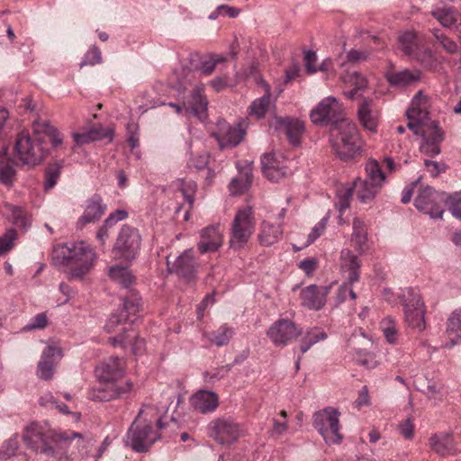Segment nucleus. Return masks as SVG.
<instances>
[{"label": "nucleus", "mask_w": 461, "mask_h": 461, "mask_svg": "<svg viewBox=\"0 0 461 461\" xmlns=\"http://www.w3.org/2000/svg\"><path fill=\"white\" fill-rule=\"evenodd\" d=\"M310 118L314 124H330L331 128L347 121L342 104L333 96L323 98L311 111Z\"/></svg>", "instance_id": "obj_11"}, {"label": "nucleus", "mask_w": 461, "mask_h": 461, "mask_svg": "<svg viewBox=\"0 0 461 461\" xmlns=\"http://www.w3.org/2000/svg\"><path fill=\"white\" fill-rule=\"evenodd\" d=\"M276 129L284 133L293 146H299L304 124L297 119L276 118Z\"/></svg>", "instance_id": "obj_26"}, {"label": "nucleus", "mask_w": 461, "mask_h": 461, "mask_svg": "<svg viewBox=\"0 0 461 461\" xmlns=\"http://www.w3.org/2000/svg\"><path fill=\"white\" fill-rule=\"evenodd\" d=\"M327 339L326 332L318 327L309 329L301 341V351L303 354L306 353L313 345L321 340Z\"/></svg>", "instance_id": "obj_47"}, {"label": "nucleus", "mask_w": 461, "mask_h": 461, "mask_svg": "<svg viewBox=\"0 0 461 461\" xmlns=\"http://www.w3.org/2000/svg\"><path fill=\"white\" fill-rule=\"evenodd\" d=\"M33 134L39 137H48L53 148L59 147L63 142L60 132L49 121L38 119L32 123Z\"/></svg>", "instance_id": "obj_31"}, {"label": "nucleus", "mask_w": 461, "mask_h": 461, "mask_svg": "<svg viewBox=\"0 0 461 461\" xmlns=\"http://www.w3.org/2000/svg\"><path fill=\"white\" fill-rule=\"evenodd\" d=\"M352 241L355 243L356 249L360 253L366 250L367 241V230L365 222L359 218H355L353 220Z\"/></svg>", "instance_id": "obj_45"}, {"label": "nucleus", "mask_w": 461, "mask_h": 461, "mask_svg": "<svg viewBox=\"0 0 461 461\" xmlns=\"http://www.w3.org/2000/svg\"><path fill=\"white\" fill-rule=\"evenodd\" d=\"M208 436L220 445H232L245 436L242 426L231 417H218L207 426Z\"/></svg>", "instance_id": "obj_9"}, {"label": "nucleus", "mask_w": 461, "mask_h": 461, "mask_svg": "<svg viewBox=\"0 0 461 461\" xmlns=\"http://www.w3.org/2000/svg\"><path fill=\"white\" fill-rule=\"evenodd\" d=\"M44 139L33 134L31 136L27 132L18 134L14 143V161L16 164L33 167L43 162L48 156L49 150L43 145Z\"/></svg>", "instance_id": "obj_5"}, {"label": "nucleus", "mask_w": 461, "mask_h": 461, "mask_svg": "<svg viewBox=\"0 0 461 461\" xmlns=\"http://www.w3.org/2000/svg\"><path fill=\"white\" fill-rule=\"evenodd\" d=\"M233 334V328L228 326L227 324H223L218 330L209 333L207 337L212 344L216 345L217 347H222L229 344Z\"/></svg>", "instance_id": "obj_49"}, {"label": "nucleus", "mask_w": 461, "mask_h": 461, "mask_svg": "<svg viewBox=\"0 0 461 461\" xmlns=\"http://www.w3.org/2000/svg\"><path fill=\"white\" fill-rule=\"evenodd\" d=\"M431 15L445 28H451L459 19V13L454 7L434 9Z\"/></svg>", "instance_id": "obj_43"}, {"label": "nucleus", "mask_w": 461, "mask_h": 461, "mask_svg": "<svg viewBox=\"0 0 461 461\" xmlns=\"http://www.w3.org/2000/svg\"><path fill=\"white\" fill-rule=\"evenodd\" d=\"M351 285L352 284H349L347 281L346 283L339 286L336 296V305H339L341 303L345 302L348 296H349L351 300H355L357 298V294L353 291Z\"/></svg>", "instance_id": "obj_60"}, {"label": "nucleus", "mask_w": 461, "mask_h": 461, "mask_svg": "<svg viewBox=\"0 0 461 461\" xmlns=\"http://www.w3.org/2000/svg\"><path fill=\"white\" fill-rule=\"evenodd\" d=\"M302 334V330L288 319L276 321L267 331V337L276 347H285Z\"/></svg>", "instance_id": "obj_16"}, {"label": "nucleus", "mask_w": 461, "mask_h": 461, "mask_svg": "<svg viewBox=\"0 0 461 461\" xmlns=\"http://www.w3.org/2000/svg\"><path fill=\"white\" fill-rule=\"evenodd\" d=\"M288 162L289 160L281 153H266L261 157L263 174L270 181L277 182L291 174Z\"/></svg>", "instance_id": "obj_19"}, {"label": "nucleus", "mask_w": 461, "mask_h": 461, "mask_svg": "<svg viewBox=\"0 0 461 461\" xmlns=\"http://www.w3.org/2000/svg\"><path fill=\"white\" fill-rule=\"evenodd\" d=\"M429 446L433 451L442 457L456 455L457 450L451 434H434L429 438Z\"/></svg>", "instance_id": "obj_29"}, {"label": "nucleus", "mask_w": 461, "mask_h": 461, "mask_svg": "<svg viewBox=\"0 0 461 461\" xmlns=\"http://www.w3.org/2000/svg\"><path fill=\"white\" fill-rule=\"evenodd\" d=\"M102 62V53L99 48L93 46L86 53L83 60L80 62V67L95 66Z\"/></svg>", "instance_id": "obj_57"}, {"label": "nucleus", "mask_w": 461, "mask_h": 461, "mask_svg": "<svg viewBox=\"0 0 461 461\" xmlns=\"http://www.w3.org/2000/svg\"><path fill=\"white\" fill-rule=\"evenodd\" d=\"M110 344L113 347L127 348L131 347L133 355H140L145 350V341L139 338L136 331L131 328H122V333L108 339Z\"/></svg>", "instance_id": "obj_20"}, {"label": "nucleus", "mask_w": 461, "mask_h": 461, "mask_svg": "<svg viewBox=\"0 0 461 461\" xmlns=\"http://www.w3.org/2000/svg\"><path fill=\"white\" fill-rule=\"evenodd\" d=\"M127 320V316L123 315L122 312L120 314L113 313L109 317L104 326V330L108 333L116 332L117 330H121L122 332V328L124 327Z\"/></svg>", "instance_id": "obj_55"}, {"label": "nucleus", "mask_w": 461, "mask_h": 461, "mask_svg": "<svg viewBox=\"0 0 461 461\" xmlns=\"http://www.w3.org/2000/svg\"><path fill=\"white\" fill-rule=\"evenodd\" d=\"M387 79L392 86L403 87L420 81V72L418 70L411 71L409 69H403L389 74Z\"/></svg>", "instance_id": "obj_36"}, {"label": "nucleus", "mask_w": 461, "mask_h": 461, "mask_svg": "<svg viewBox=\"0 0 461 461\" xmlns=\"http://www.w3.org/2000/svg\"><path fill=\"white\" fill-rule=\"evenodd\" d=\"M190 403L200 413H211L219 406V396L210 390H199L191 396Z\"/></svg>", "instance_id": "obj_24"}, {"label": "nucleus", "mask_w": 461, "mask_h": 461, "mask_svg": "<svg viewBox=\"0 0 461 461\" xmlns=\"http://www.w3.org/2000/svg\"><path fill=\"white\" fill-rule=\"evenodd\" d=\"M370 341L365 337H352L348 342V353L352 356V359L359 366L367 369L375 368L379 362L376 356L367 349Z\"/></svg>", "instance_id": "obj_18"}, {"label": "nucleus", "mask_w": 461, "mask_h": 461, "mask_svg": "<svg viewBox=\"0 0 461 461\" xmlns=\"http://www.w3.org/2000/svg\"><path fill=\"white\" fill-rule=\"evenodd\" d=\"M177 187L184 196L185 201L188 203V208L185 212L183 220L187 221L190 218V211L194 206V194L196 192V184L193 180L178 179Z\"/></svg>", "instance_id": "obj_39"}, {"label": "nucleus", "mask_w": 461, "mask_h": 461, "mask_svg": "<svg viewBox=\"0 0 461 461\" xmlns=\"http://www.w3.org/2000/svg\"><path fill=\"white\" fill-rule=\"evenodd\" d=\"M252 182V168L250 165H247L237 177L233 178L229 185L230 192L232 195H239L247 191Z\"/></svg>", "instance_id": "obj_35"}, {"label": "nucleus", "mask_w": 461, "mask_h": 461, "mask_svg": "<svg viewBox=\"0 0 461 461\" xmlns=\"http://www.w3.org/2000/svg\"><path fill=\"white\" fill-rule=\"evenodd\" d=\"M54 253L56 258H61V263L68 267L67 277L69 280L83 279L96 260L94 248L83 240L64 244Z\"/></svg>", "instance_id": "obj_3"}, {"label": "nucleus", "mask_w": 461, "mask_h": 461, "mask_svg": "<svg viewBox=\"0 0 461 461\" xmlns=\"http://www.w3.org/2000/svg\"><path fill=\"white\" fill-rule=\"evenodd\" d=\"M330 143L341 160L351 159L361 150L357 128L349 121L341 122L330 129Z\"/></svg>", "instance_id": "obj_4"}, {"label": "nucleus", "mask_w": 461, "mask_h": 461, "mask_svg": "<svg viewBox=\"0 0 461 461\" xmlns=\"http://www.w3.org/2000/svg\"><path fill=\"white\" fill-rule=\"evenodd\" d=\"M366 180L372 182L374 184H377L380 186H383L386 181V175L382 170L381 166L378 161L375 159H369L366 163Z\"/></svg>", "instance_id": "obj_48"}, {"label": "nucleus", "mask_w": 461, "mask_h": 461, "mask_svg": "<svg viewBox=\"0 0 461 461\" xmlns=\"http://www.w3.org/2000/svg\"><path fill=\"white\" fill-rule=\"evenodd\" d=\"M167 271L170 274H176L185 282H194L197 278L200 264L194 257L192 249H185L173 261L169 257L167 258Z\"/></svg>", "instance_id": "obj_12"}, {"label": "nucleus", "mask_w": 461, "mask_h": 461, "mask_svg": "<svg viewBox=\"0 0 461 461\" xmlns=\"http://www.w3.org/2000/svg\"><path fill=\"white\" fill-rule=\"evenodd\" d=\"M447 204L448 210L457 219H461V192L455 193L451 195H447L446 194V202L444 205Z\"/></svg>", "instance_id": "obj_56"}, {"label": "nucleus", "mask_w": 461, "mask_h": 461, "mask_svg": "<svg viewBox=\"0 0 461 461\" xmlns=\"http://www.w3.org/2000/svg\"><path fill=\"white\" fill-rule=\"evenodd\" d=\"M141 244V238L137 229L123 225L121 229L113 251L122 258L131 261L136 258Z\"/></svg>", "instance_id": "obj_13"}, {"label": "nucleus", "mask_w": 461, "mask_h": 461, "mask_svg": "<svg viewBox=\"0 0 461 461\" xmlns=\"http://www.w3.org/2000/svg\"><path fill=\"white\" fill-rule=\"evenodd\" d=\"M405 321L411 329L425 330V305L420 294L414 288H407L401 296Z\"/></svg>", "instance_id": "obj_10"}, {"label": "nucleus", "mask_w": 461, "mask_h": 461, "mask_svg": "<svg viewBox=\"0 0 461 461\" xmlns=\"http://www.w3.org/2000/svg\"><path fill=\"white\" fill-rule=\"evenodd\" d=\"M358 120L362 126L371 131L375 132L378 121L379 113L375 109L374 102L371 99H363L357 109Z\"/></svg>", "instance_id": "obj_28"}, {"label": "nucleus", "mask_w": 461, "mask_h": 461, "mask_svg": "<svg viewBox=\"0 0 461 461\" xmlns=\"http://www.w3.org/2000/svg\"><path fill=\"white\" fill-rule=\"evenodd\" d=\"M106 205L98 194H95L86 201L84 213L77 221V228L83 229L86 225L98 221L105 212Z\"/></svg>", "instance_id": "obj_25"}, {"label": "nucleus", "mask_w": 461, "mask_h": 461, "mask_svg": "<svg viewBox=\"0 0 461 461\" xmlns=\"http://www.w3.org/2000/svg\"><path fill=\"white\" fill-rule=\"evenodd\" d=\"M256 227V219L250 206L237 211L230 229V248L234 250L243 249L253 235Z\"/></svg>", "instance_id": "obj_6"}, {"label": "nucleus", "mask_w": 461, "mask_h": 461, "mask_svg": "<svg viewBox=\"0 0 461 461\" xmlns=\"http://www.w3.org/2000/svg\"><path fill=\"white\" fill-rule=\"evenodd\" d=\"M329 217H323L312 230L308 235L306 245H310L314 242L325 230L327 227Z\"/></svg>", "instance_id": "obj_63"}, {"label": "nucleus", "mask_w": 461, "mask_h": 461, "mask_svg": "<svg viewBox=\"0 0 461 461\" xmlns=\"http://www.w3.org/2000/svg\"><path fill=\"white\" fill-rule=\"evenodd\" d=\"M97 385L91 387L87 393V398L94 402H110L130 393L133 389V384L126 380L121 384L110 382H98Z\"/></svg>", "instance_id": "obj_14"}, {"label": "nucleus", "mask_w": 461, "mask_h": 461, "mask_svg": "<svg viewBox=\"0 0 461 461\" xmlns=\"http://www.w3.org/2000/svg\"><path fill=\"white\" fill-rule=\"evenodd\" d=\"M352 187L357 192V197L362 203L372 201L380 192L382 186L366 179L357 178L353 182Z\"/></svg>", "instance_id": "obj_34"}, {"label": "nucleus", "mask_w": 461, "mask_h": 461, "mask_svg": "<svg viewBox=\"0 0 461 461\" xmlns=\"http://www.w3.org/2000/svg\"><path fill=\"white\" fill-rule=\"evenodd\" d=\"M197 249L202 254L214 252L222 245V235L219 225L208 226L201 230Z\"/></svg>", "instance_id": "obj_23"}, {"label": "nucleus", "mask_w": 461, "mask_h": 461, "mask_svg": "<svg viewBox=\"0 0 461 461\" xmlns=\"http://www.w3.org/2000/svg\"><path fill=\"white\" fill-rule=\"evenodd\" d=\"M7 156V149L3 148L0 151V182L5 185H11L14 176V167L5 161Z\"/></svg>", "instance_id": "obj_51"}, {"label": "nucleus", "mask_w": 461, "mask_h": 461, "mask_svg": "<svg viewBox=\"0 0 461 461\" xmlns=\"http://www.w3.org/2000/svg\"><path fill=\"white\" fill-rule=\"evenodd\" d=\"M446 194L427 186L420 191L415 199L416 208L431 218H441L444 213Z\"/></svg>", "instance_id": "obj_15"}, {"label": "nucleus", "mask_w": 461, "mask_h": 461, "mask_svg": "<svg viewBox=\"0 0 461 461\" xmlns=\"http://www.w3.org/2000/svg\"><path fill=\"white\" fill-rule=\"evenodd\" d=\"M428 104L429 97L423 95L422 91H419L411 102V106L406 112L409 120L407 127L414 134L423 137L420 147V152L429 157H435L440 153V143L444 139V131L435 122L431 123L433 127L430 133L427 134L421 130V126L429 116Z\"/></svg>", "instance_id": "obj_2"}, {"label": "nucleus", "mask_w": 461, "mask_h": 461, "mask_svg": "<svg viewBox=\"0 0 461 461\" xmlns=\"http://www.w3.org/2000/svg\"><path fill=\"white\" fill-rule=\"evenodd\" d=\"M344 81L352 87V89L345 92V95L349 99L354 98L359 91L365 90L367 86L366 77L358 72L348 74L344 77Z\"/></svg>", "instance_id": "obj_46"}, {"label": "nucleus", "mask_w": 461, "mask_h": 461, "mask_svg": "<svg viewBox=\"0 0 461 461\" xmlns=\"http://www.w3.org/2000/svg\"><path fill=\"white\" fill-rule=\"evenodd\" d=\"M382 330L390 344H395L397 342L398 331L395 324L391 320L383 322Z\"/></svg>", "instance_id": "obj_61"}, {"label": "nucleus", "mask_w": 461, "mask_h": 461, "mask_svg": "<svg viewBox=\"0 0 461 461\" xmlns=\"http://www.w3.org/2000/svg\"><path fill=\"white\" fill-rule=\"evenodd\" d=\"M204 86L199 85L196 86L192 93H191V102L189 106L185 109L186 111H190L196 116H200V114L203 113L207 110L208 101L206 96L203 95Z\"/></svg>", "instance_id": "obj_37"}, {"label": "nucleus", "mask_w": 461, "mask_h": 461, "mask_svg": "<svg viewBox=\"0 0 461 461\" xmlns=\"http://www.w3.org/2000/svg\"><path fill=\"white\" fill-rule=\"evenodd\" d=\"M224 61V57L212 55L208 59L202 61L199 69L203 75L210 76L214 71L216 65Z\"/></svg>", "instance_id": "obj_58"}, {"label": "nucleus", "mask_w": 461, "mask_h": 461, "mask_svg": "<svg viewBox=\"0 0 461 461\" xmlns=\"http://www.w3.org/2000/svg\"><path fill=\"white\" fill-rule=\"evenodd\" d=\"M360 262L356 255L348 249L340 252V270L346 281L354 284L359 280Z\"/></svg>", "instance_id": "obj_27"}, {"label": "nucleus", "mask_w": 461, "mask_h": 461, "mask_svg": "<svg viewBox=\"0 0 461 461\" xmlns=\"http://www.w3.org/2000/svg\"><path fill=\"white\" fill-rule=\"evenodd\" d=\"M126 362L123 358L118 357H110L101 361L95 369V374L98 382H110L121 384L125 375Z\"/></svg>", "instance_id": "obj_17"}, {"label": "nucleus", "mask_w": 461, "mask_h": 461, "mask_svg": "<svg viewBox=\"0 0 461 461\" xmlns=\"http://www.w3.org/2000/svg\"><path fill=\"white\" fill-rule=\"evenodd\" d=\"M398 42L401 50L406 55L411 57L417 52L420 48L421 41L414 31H406L398 36Z\"/></svg>", "instance_id": "obj_38"}, {"label": "nucleus", "mask_w": 461, "mask_h": 461, "mask_svg": "<svg viewBox=\"0 0 461 461\" xmlns=\"http://www.w3.org/2000/svg\"><path fill=\"white\" fill-rule=\"evenodd\" d=\"M121 297L123 304L122 312H125L124 315L127 316V319L130 315H135L140 312L141 308V298L135 289L127 290L125 294H122Z\"/></svg>", "instance_id": "obj_41"}, {"label": "nucleus", "mask_w": 461, "mask_h": 461, "mask_svg": "<svg viewBox=\"0 0 461 461\" xmlns=\"http://www.w3.org/2000/svg\"><path fill=\"white\" fill-rule=\"evenodd\" d=\"M270 105V94L267 92L266 95L254 100L249 107V116L257 119H261L266 115L267 111Z\"/></svg>", "instance_id": "obj_50"}, {"label": "nucleus", "mask_w": 461, "mask_h": 461, "mask_svg": "<svg viewBox=\"0 0 461 461\" xmlns=\"http://www.w3.org/2000/svg\"><path fill=\"white\" fill-rule=\"evenodd\" d=\"M109 276L122 288L131 289V285L135 282V277L128 267L113 266L109 269Z\"/></svg>", "instance_id": "obj_42"}, {"label": "nucleus", "mask_w": 461, "mask_h": 461, "mask_svg": "<svg viewBox=\"0 0 461 461\" xmlns=\"http://www.w3.org/2000/svg\"><path fill=\"white\" fill-rule=\"evenodd\" d=\"M143 409L139 411L127 433V443L139 453L146 452L160 438V435L152 429L151 421L141 420Z\"/></svg>", "instance_id": "obj_8"}, {"label": "nucleus", "mask_w": 461, "mask_h": 461, "mask_svg": "<svg viewBox=\"0 0 461 461\" xmlns=\"http://www.w3.org/2000/svg\"><path fill=\"white\" fill-rule=\"evenodd\" d=\"M447 334L450 339L449 345L452 347L456 343V339H461V309L453 312L447 319Z\"/></svg>", "instance_id": "obj_44"}, {"label": "nucleus", "mask_w": 461, "mask_h": 461, "mask_svg": "<svg viewBox=\"0 0 461 461\" xmlns=\"http://www.w3.org/2000/svg\"><path fill=\"white\" fill-rule=\"evenodd\" d=\"M127 216H128V212L126 211L117 210L109 215V217L104 221L103 225L104 226V228H107L110 230L118 221L126 219Z\"/></svg>", "instance_id": "obj_64"}, {"label": "nucleus", "mask_w": 461, "mask_h": 461, "mask_svg": "<svg viewBox=\"0 0 461 461\" xmlns=\"http://www.w3.org/2000/svg\"><path fill=\"white\" fill-rule=\"evenodd\" d=\"M64 167V161H51L44 169L43 188L45 191L51 190L58 183L61 170Z\"/></svg>", "instance_id": "obj_40"}, {"label": "nucleus", "mask_w": 461, "mask_h": 461, "mask_svg": "<svg viewBox=\"0 0 461 461\" xmlns=\"http://www.w3.org/2000/svg\"><path fill=\"white\" fill-rule=\"evenodd\" d=\"M231 366L226 365L214 369L212 372H204L203 378L207 383H214L217 380H221L225 377L230 371Z\"/></svg>", "instance_id": "obj_59"}, {"label": "nucleus", "mask_w": 461, "mask_h": 461, "mask_svg": "<svg viewBox=\"0 0 461 461\" xmlns=\"http://www.w3.org/2000/svg\"><path fill=\"white\" fill-rule=\"evenodd\" d=\"M72 137L77 146H82L92 141L102 140L105 139L111 141L113 138V131L110 129L95 127L81 133L75 132L73 133Z\"/></svg>", "instance_id": "obj_32"}, {"label": "nucleus", "mask_w": 461, "mask_h": 461, "mask_svg": "<svg viewBox=\"0 0 461 461\" xmlns=\"http://www.w3.org/2000/svg\"><path fill=\"white\" fill-rule=\"evenodd\" d=\"M283 236V228L278 223L263 221L260 224L258 240L261 246L269 247L277 243Z\"/></svg>", "instance_id": "obj_30"}, {"label": "nucleus", "mask_w": 461, "mask_h": 461, "mask_svg": "<svg viewBox=\"0 0 461 461\" xmlns=\"http://www.w3.org/2000/svg\"><path fill=\"white\" fill-rule=\"evenodd\" d=\"M61 357L62 351L59 348L54 346L46 347L38 364V377L41 380L52 379L55 373L56 360L60 359Z\"/></svg>", "instance_id": "obj_22"}, {"label": "nucleus", "mask_w": 461, "mask_h": 461, "mask_svg": "<svg viewBox=\"0 0 461 461\" xmlns=\"http://www.w3.org/2000/svg\"><path fill=\"white\" fill-rule=\"evenodd\" d=\"M23 441L32 452L59 460L68 459L70 447L79 450L86 446L81 433L55 430L38 422H32L24 428Z\"/></svg>", "instance_id": "obj_1"}, {"label": "nucleus", "mask_w": 461, "mask_h": 461, "mask_svg": "<svg viewBox=\"0 0 461 461\" xmlns=\"http://www.w3.org/2000/svg\"><path fill=\"white\" fill-rule=\"evenodd\" d=\"M19 448V441L17 435L5 441L0 450V459L6 460L14 456Z\"/></svg>", "instance_id": "obj_54"}, {"label": "nucleus", "mask_w": 461, "mask_h": 461, "mask_svg": "<svg viewBox=\"0 0 461 461\" xmlns=\"http://www.w3.org/2000/svg\"><path fill=\"white\" fill-rule=\"evenodd\" d=\"M354 187L352 185H348L347 187L340 188L337 192L338 201L336 203V207L339 211V213L342 214L345 210H347L350 205V201L353 196Z\"/></svg>", "instance_id": "obj_52"}, {"label": "nucleus", "mask_w": 461, "mask_h": 461, "mask_svg": "<svg viewBox=\"0 0 461 461\" xmlns=\"http://www.w3.org/2000/svg\"><path fill=\"white\" fill-rule=\"evenodd\" d=\"M339 411L333 407H327L316 411L312 416V425L329 444H339L342 441L339 425Z\"/></svg>", "instance_id": "obj_7"}, {"label": "nucleus", "mask_w": 461, "mask_h": 461, "mask_svg": "<svg viewBox=\"0 0 461 461\" xmlns=\"http://www.w3.org/2000/svg\"><path fill=\"white\" fill-rule=\"evenodd\" d=\"M330 290V286H318L316 285L306 286L300 294L302 304L310 310H321L326 303Z\"/></svg>", "instance_id": "obj_21"}, {"label": "nucleus", "mask_w": 461, "mask_h": 461, "mask_svg": "<svg viewBox=\"0 0 461 461\" xmlns=\"http://www.w3.org/2000/svg\"><path fill=\"white\" fill-rule=\"evenodd\" d=\"M411 57L425 66L431 65L433 62L432 51L429 48L423 47L421 43L417 52Z\"/></svg>", "instance_id": "obj_62"}, {"label": "nucleus", "mask_w": 461, "mask_h": 461, "mask_svg": "<svg viewBox=\"0 0 461 461\" xmlns=\"http://www.w3.org/2000/svg\"><path fill=\"white\" fill-rule=\"evenodd\" d=\"M244 135L245 131L240 128L226 125L220 129L217 139L221 149L232 148L242 141Z\"/></svg>", "instance_id": "obj_33"}, {"label": "nucleus", "mask_w": 461, "mask_h": 461, "mask_svg": "<svg viewBox=\"0 0 461 461\" xmlns=\"http://www.w3.org/2000/svg\"><path fill=\"white\" fill-rule=\"evenodd\" d=\"M17 232L14 229H8L0 236V257L10 252L14 247Z\"/></svg>", "instance_id": "obj_53"}]
</instances>
